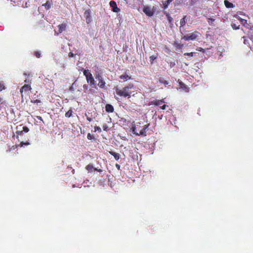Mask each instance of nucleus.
Listing matches in <instances>:
<instances>
[{"mask_svg":"<svg viewBox=\"0 0 253 253\" xmlns=\"http://www.w3.org/2000/svg\"><path fill=\"white\" fill-rule=\"evenodd\" d=\"M157 58V55H151L150 56V63L153 64L154 60Z\"/></svg>","mask_w":253,"mask_h":253,"instance_id":"25","label":"nucleus"},{"mask_svg":"<svg viewBox=\"0 0 253 253\" xmlns=\"http://www.w3.org/2000/svg\"><path fill=\"white\" fill-rule=\"evenodd\" d=\"M29 80H27V79H26L25 81H24V82L25 83H29Z\"/></svg>","mask_w":253,"mask_h":253,"instance_id":"49","label":"nucleus"},{"mask_svg":"<svg viewBox=\"0 0 253 253\" xmlns=\"http://www.w3.org/2000/svg\"><path fill=\"white\" fill-rule=\"evenodd\" d=\"M69 90H70V91H74V88H73V87H70Z\"/></svg>","mask_w":253,"mask_h":253,"instance_id":"48","label":"nucleus"},{"mask_svg":"<svg viewBox=\"0 0 253 253\" xmlns=\"http://www.w3.org/2000/svg\"><path fill=\"white\" fill-rule=\"evenodd\" d=\"M115 92L119 96L129 99L131 96H134L136 93V86L133 83H129L121 89L116 88Z\"/></svg>","mask_w":253,"mask_h":253,"instance_id":"1","label":"nucleus"},{"mask_svg":"<svg viewBox=\"0 0 253 253\" xmlns=\"http://www.w3.org/2000/svg\"><path fill=\"white\" fill-rule=\"evenodd\" d=\"M175 65V62L173 59H172L169 62V66L170 68H172Z\"/></svg>","mask_w":253,"mask_h":253,"instance_id":"24","label":"nucleus"},{"mask_svg":"<svg viewBox=\"0 0 253 253\" xmlns=\"http://www.w3.org/2000/svg\"><path fill=\"white\" fill-rule=\"evenodd\" d=\"M232 27L234 30H238L240 28V25L237 26L236 24L232 23Z\"/></svg>","mask_w":253,"mask_h":253,"instance_id":"27","label":"nucleus"},{"mask_svg":"<svg viewBox=\"0 0 253 253\" xmlns=\"http://www.w3.org/2000/svg\"><path fill=\"white\" fill-rule=\"evenodd\" d=\"M16 134L17 135V138L18 137L19 135H23V132H27L29 131V129L27 126H17L16 127Z\"/></svg>","mask_w":253,"mask_h":253,"instance_id":"5","label":"nucleus"},{"mask_svg":"<svg viewBox=\"0 0 253 253\" xmlns=\"http://www.w3.org/2000/svg\"><path fill=\"white\" fill-rule=\"evenodd\" d=\"M214 21H215V19H213V18H208V22L210 25H212L213 22Z\"/></svg>","mask_w":253,"mask_h":253,"instance_id":"26","label":"nucleus"},{"mask_svg":"<svg viewBox=\"0 0 253 253\" xmlns=\"http://www.w3.org/2000/svg\"><path fill=\"white\" fill-rule=\"evenodd\" d=\"M94 137L93 135L91 134V133H87V138L89 140H91L93 139Z\"/></svg>","mask_w":253,"mask_h":253,"instance_id":"32","label":"nucleus"},{"mask_svg":"<svg viewBox=\"0 0 253 253\" xmlns=\"http://www.w3.org/2000/svg\"><path fill=\"white\" fill-rule=\"evenodd\" d=\"M95 79L98 81L97 84L98 86L101 88H105V82L101 74L99 73H96L95 74Z\"/></svg>","mask_w":253,"mask_h":253,"instance_id":"4","label":"nucleus"},{"mask_svg":"<svg viewBox=\"0 0 253 253\" xmlns=\"http://www.w3.org/2000/svg\"><path fill=\"white\" fill-rule=\"evenodd\" d=\"M200 35V33L199 32L195 31L193 33L185 35L182 37V39L185 40V41H194L196 40L197 37H198Z\"/></svg>","mask_w":253,"mask_h":253,"instance_id":"3","label":"nucleus"},{"mask_svg":"<svg viewBox=\"0 0 253 253\" xmlns=\"http://www.w3.org/2000/svg\"><path fill=\"white\" fill-rule=\"evenodd\" d=\"M72 187H76V186H75V185H73Z\"/></svg>","mask_w":253,"mask_h":253,"instance_id":"54","label":"nucleus"},{"mask_svg":"<svg viewBox=\"0 0 253 253\" xmlns=\"http://www.w3.org/2000/svg\"><path fill=\"white\" fill-rule=\"evenodd\" d=\"M109 4L110 6L112 7V10L114 12L117 13L120 11V9L117 6L116 2L114 0L110 1Z\"/></svg>","mask_w":253,"mask_h":253,"instance_id":"12","label":"nucleus"},{"mask_svg":"<svg viewBox=\"0 0 253 253\" xmlns=\"http://www.w3.org/2000/svg\"><path fill=\"white\" fill-rule=\"evenodd\" d=\"M115 167L118 169H120L121 166L120 165L117 164L115 165Z\"/></svg>","mask_w":253,"mask_h":253,"instance_id":"43","label":"nucleus"},{"mask_svg":"<svg viewBox=\"0 0 253 253\" xmlns=\"http://www.w3.org/2000/svg\"><path fill=\"white\" fill-rule=\"evenodd\" d=\"M73 111L72 109H70L65 113V117L66 118H70L72 115Z\"/></svg>","mask_w":253,"mask_h":253,"instance_id":"23","label":"nucleus"},{"mask_svg":"<svg viewBox=\"0 0 253 253\" xmlns=\"http://www.w3.org/2000/svg\"><path fill=\"white\" fill-rule=\"evenodd\" d=\"M86 169L87 170L88 172H92L93 170H97L99 172H102L103 170L100 169H97L96 168H94L92 164H88L85 167Z\"/></svg>","mask_w":253,"mask_h":253,"instance_id":"10","label":"nucleus"},{"mask_svg":"<svg viewBox=\"0 0 253 253\" xmlns=\"http://www.w3.org/2000/svg\"><path fill=\"white\" fill-rule=\"evenodd\" d=\"M168 107V106H167V105H163L162 106H161V107H160V108H161V109H162V110H165V109H166V107Z\"/></svg>","mask_w":253,"mask_h":253,"instance_id":"42","label":"nucleus"},{"mask_svg":"<svg viewBox=\"0 0 253 253\" xmlns=\"http://www.w3.org/2000/svg\"><path fill=\"white\" fill-rule=\"evenodd\" d=\"M34 55L38 58H40L41 57V54L40 52H39V51L35 52Z\"/></svg>","mask_w":253,"mask_h":253,"instance_id":"28","label":"nucleus"},{"mask_svg":"<svg viewBox=\"0 0 253 253\" xmlns=\"http://www.w3.org/2000/svg\"><path fill=\"white\" fill-rule=\"evenodd\" d=\"M198 50L199 51H203L204 49L202 48H199L198 49Z\"/></svg>","mask_w":253,"mask_h":253,"instance_id":"47","label":"nucleus"},{"mask_svg":"<svg viewBox=\"0 0 253 253\" xmlns=\"http://www.w3.org/2000/svg\"><path fill=\"white\" fill-rule=\"evenodd\" d=\"M31 102L32 103H37V104H38L39 103H41V101L40 100H39V99H36V100H31Z\"/></svg>","mask_w":253,"mask_h":253,"instance_id":"34","label":"nucleus"},{"mask_svg":"<svg viewBox=\"0 0 253 253\" xmlns=\"http://www.w3.org/2000/svg\"><path fill=\"white\" fill-rule=\"evenodd\" d=\"M67 169H72V168L71 166H68Z\"/></svg>","mask_w":253,"mask_h":253,"instance_id":"52","label":"nucleus"},{"mask_svg":"<svg viewBox=\"0 0 253 253\" xmlns=\"http://www.w3.org/2000/svg\"><path fill=\"white\" fill-rule=\"evenodd\" d=\"M167 16H168V21L169 22H171L172 20V18L169 16V14H167Z\"/></svg>","mask_w":253,"mask_h":253,"instance_id":"39","label":"nucleus"},{"mask_svg":"<svg viewBox=\"0 0 253 253\" xmlns=\"http://www.w3.org/2000/svg\"><path fill=\"white\" fill-rule=\"evenodd\" d=\"M86 81H87V83L89 84L91 87H95V80L91 73L87 75L86 78Z\"/></svg>","mask_w":253,"mask_h":253,"instance_id":"7","label":"nucleus"},{"mask_svg":"<svg viewBox=\"0 0 253 253\" xmlns=\"http://www.w3.org/2000/svg\"><path fill=\"white\" fill-rule=\"evenodd\" d=\"M67 27V24L65 23H62L61 24H59L58 25V34L61 33L63 31H65L66 30Z\"/></svg>","mask_w":253,"mask_h":253,"instance_id":"15","label":"nucleus"},{"mask_svg":"<svg viewBox=\"0 0 253 253\" xmlns=\"http://www.w3.org/2000/svg\"><path fill=\"white\" fill-rule=\"evenodd\" d=\"M32 89V88L30 84H25L21 88L20 91L22 97H23V93L28 92L29 91H31Z\"/></svg>","mask_w":253,"mask_h":253,"instance_id":"8","label":"nucleus"},{"mask_svg":"<svg viewBox=\"0 0 253 253\" xmlns=\"http://www.w3.org/2000/svg\"><path fill=\"white\" fill-rule=\"evenodd\" d=\"M240 21L242 24L245 25L247 23V21L245 19H243L242 18H240Z\"/></svg>","mask_w":253,"mask_h":253,"instance_id":"36","label":"nucleus"},{"mask_svg":"<svg viewBox=\"0 0 253 253\" xmlns=\"http://www.w3.org/2000/svg\"><path fill=\"white\" fill-rule=\"evenodd\" d=\"M109 152L110 154L113 156L116 160H118L120 158V155L119 153H117V152L112 151H109Z\"/></svg>","mask_w":253,"mask_h":253,"instance_id":"19","label":"nucleus"},{"mask_svg":"<svg viewBox=\"0 0 253 253\" xmlns=\"http://www.w3.org/2000/svg\"><path fill=\"white\" fill-rule=\"evenodd\" d=\"M165 101L164 99L161 100H154L151 102V103L153 104L154 105L156 106H160V104H162L163 103H164Z\"/></svg>","mask_w":253,"mask_h":253,"instance_id":"18","label":"nucleus"},{"mask_svg":"<svg viewBox=\"0 0 253 253\" xmlns=\"http://www.w3.org/2000/svg\"><path fill=\"white\" fill-rule=\"evenodd\" d=\"M186 1H187V0H180V2L181 3H183L184 4H188L187 2H186Z\"/></svg>","mask_w":253,"mask_h":253,"instance_id":"40","label":"nucleus"},{"mask_svg":"<svg viewBox=\"0 0 253 253\" xmlns=\"http://www.w3.org/2000/svg\"><path fill=\"white\" fill-rule=\"evenodd\" d=\"M52 5V0H48L45 3L42 4V6H44L46 10H49Z\"/></svg>","mask_w":253,"mask_h":253,"instance_id":"14","label":"nucleus"},{"mask_svg":"<svg viewBox=\"0 0 253 253\" xmlns=\"http://www.w3.org/2000/svg\"><path fill=\"white\" fill-rule=\"evenodd\" d=\"M127 72H128V70L126 71L124 74L121 75L120 77V79L121 80H123L124 81H126L131 79V76H129L128 75V74L127 73Z\"/></svg>","mask_w":253,"mask_h":253,"instance_id":"13","label":"nucleus"},{"mask_svg":"<svg viewBox=\"0 0 253 253\" xmlns=\"http://www.w3.org/2000/svg\"><path fill=\"white\" fill-rule=\"evenodd\" d=\"M5 89V86H4V84L0 83V91Z\"/></svg>","mask_w":253,"mask_h":253,"instance_id":"31","label":"nucleus"},{"mask_svg":"<svg viewBox=\"0 0 253 253\" xmlns=\"http://www.w3.org/2000/svg\"><path fill=\"white\" fill-rule=\"evenodd\" d=\"M98 131V132H101L102 131L101 128L99 126H95L94 127V131Z\"/></svg>","mask_w":253,"mask_h":253,"instance_id":"35","label":"nucleus"},{"mask_svg":"<svg viewBox=\"0 0 253 253\" xmlns=\"http://www.w3.org/2000/svg\"><path fill=\"white\" fill-rule=\"evenodd\" d=\"M92 120V119L91 118L87 117V120L89 122H91Z\"/></svg>","mask_w":253,"mask_h":253,"instance_id":"45","label":"nucleus"},{"mask_svg":"<svg viewBox=\"0 0 253 253\" xmlns=\"http://www.w3.org/2000/svg\"><path fill=\"white\" fill-rule=\"evenodd\" d=\"M173 0H167L166 1H163V7L164 10L167 9L169 7V5L170 3H171Z\"/></svg>","mask_w":253,"mask_h":253,"instance_id":"17","label":"nucleus"},{"mask_svg":"<svg viewBox=\"0 0 253 253\" xmlns=\"http://www.w3.org/2000/svg\"><path fill=\"white\" fill-rule=\"evenodd\" d=\"M84 16L85 17L87 24L90 23L92 21L91 16V10L90 9L86 10L84 12Z\"/></svg>","mask_w":253,"mask_h":253,"instance_id":"9","label":"nucleus"},{"mask_svg":"<svg viewBox=\"0 0 253 253\" xmlns=\"http://www.w3.org/2000/svg\"><path fill=\"white\" fill-rule=\"evenodd\" d=\"M39 25L38 27H40L41 28H43L44 27V25L43 24V20L41 21V22L39 23Z\"/></svg>","mask_w":253,"mask_h":253,"instance_id":"30","label":"nucleus"},{"mask_svg":"<svg viewBox=\"0 0 253 253\" xmlns=\"http://www.w3.org/2000/svg\"><path fill=\"white\" fill-rule=\"evenodd\" d=\"M185 55H189L190 57H193L194 53L193 52H186L184 54Z\"/></svg>","mask_w":253,"mask_h":253,"instance_id":"37","label":"nucleus"},{"mask_svg":"<svg viewBox=\"0 0 253 253\" xmlns=\"http://www.w3.org/2000/svg\"><path fill=\"white\" fill-rule=\"evenodd\" d=\"M90 73H91L90 72V71L88 70H84L83 71V74L84 75V76L85 77V78H86V76L88 75H89Z\"/></svg>","mask_w":253,"mask_h":253,"instance_id":"29","label":"nucleus"},{"mask_svg":"<svg viewBox=\"0 0 253 253\" xmlns=\"http://www.w3.org/2000/svg\"><path fill=\"white\" fill-rule=\"evenodd\" d=\"M83 88L84 90V92H86V90L88 89V85L86 84H84L83 85Z\"/></svg>","mask_w":253,"mask_h":253,"instance_id":"38","label":"nucleus"},{"mask_svg":"<svg viewBox=\"0 0 253 253\" xmlns=\"http://www.w3.org/2000/svg\"><path fill=\"white\" fill-rule=\"evenodd\" d=\"M24 75H28V76H29V75H30V74H27V73H24Z\"/></svg>","mask_w":253,"mask_h":253,"instance_id":"51","label":"nucleus"},{"mask_svg":"<svg viewBox=\"0 0 253 253\" xmlns=\"http://www.w3.org/2000/svg\"><path fill=\"white\" fill-rule=\"evenodd\" d=\"M107 128H108V126L106 125H105L103 126V129L104 130L106 131Z\"/></svg>","mask_w":253,"mask_h":253,"instance_id":"44","label":"nucleus"},{"mask_svg":"<svg viewBox=\"0 0 253 253\" xmlns=\"http://www.w3.org/2000/svg\"><path fill=\"white\" fill-rule=\"evenodd\" d=\"M158 82L160 84H164L165 87H166L167 85L169 84V82L168 81L164 80L163 78L159 79Z\"/></svg>","mask_w":253,"mask_h":253,"instance_id":"21","label":"nucleus"},{"mask_svg":"<svg viewBox=\"0 0 253 253\" xmlns=\"http://www.w3.org/2000/svg\"><path fill=\"white\" fill-rule=\"evenodd\" d=\"M178 83L179 84V89H182V90L187 92L189 90V88L187 85H186L183 82L181 81L178 80Z\"/></svg>","mask_w":253,"mask_h":253,"instance_id":"11","label":"nucleus"},{"mask_svg":"<svg viewBox=\"0 0 253 253\" xmlns=\"http://www.w3.org/2000/svg\"><path fill=\"white\" fill-rule=\"evenodd\" d=\"M224 4L227 8H232L234 6V4L227 0L224 1Z\"/></svg>","mask_w":253,"mask_h":253,"instance_id":"20","label":"nucleus"},{"mask_svg":"<svg viewBox=\"0 0 253 253\" xmlns=\"http://www.w3.org/2000/svg\"><path fill=\"white\" fill-rule=\"evenodd\" d=\"M30 145L29 142H24L23 141H22L20 144V147H23V146H24V145Z\"/></svg>","mask_w":253,"mask_h":253,"instance_id":"33","label":"nucleus"},{"mask_svg":"<svg viewBox=\"0 0 253 253\" xmlns=\"http://www.w3.org/2000/svg\"><path fill=\"white\" fill-rule=\"evenodd\" d=\"M186 16H184L182 19H181L180 20V26H183L185 25L186 24V21H185V19H186Z\"/></svg>","mask_w":253,"mask_h":253,"instance_id":"22","label":"nucleus"},{"mask_svg":"<svg viewBox=\"0 0 253 253\" xmlns=\"http://www.w3.org/2000/svg\"><path fill=\"white\" fill-rule=\"evenodd\" d=\"M126 3H128V0H124Z\"/></svg>","mask_w":253,"mask_h":253,"instance_id":"53","label":"nucleus"},{"mask_svg":"<svg viewBox=\"0 0 253 253\" xmlns=\"http://www.w3.org/2000/svg\"><path fill=\"white\" fill-rule=\"evenodd\" d=\"M155 11L154 6H144L143 8V12L147 16H151L154 14Z\"/></svg>","mask_w":253,"mask_h":253,"instance_id":"6","label":"nucleus"},{"mask_svg":"<svg viewBox=\"0 0 253 253\" xmlns=\"http://www.w3.org/2000/svg\"><path fill=\"white\" fill-rule=\"evenodd\" d=\"M72 173H73V174H74V173H75V169H72Z\"/></svg>","mask_w":253,"mask_h":253,"instance_id":"50","label":"nucleus"},{"mask_svg":"<svg viewBox=\"0 0 253 253\" xmlns=\"http://www.w3.org/2000/svg\"><path fill=\"white\" fill-rule=\"evenodd\" d=\"M17 147H18V146L15 145L13 146L12 147L11 149H15L17 148Z\"/></svg>","mask_w":253,"mask_h":253,"instance_id":"46","label":"nucleus"},{"mask_svg":"<svg viewBox=\"0 0 253 253\" xmlns=\"http://www.w3.org/2000/svg\"><path fill=\"white\" fill-rule=\"evenodd\" d=\"M68 55L69 57H71L72 58V57H74V54L72 52H70L68 54Z\"/></svg>","mask_w":253,"mask_h":253,"instance_id":"41","label":"nucleus"},{"mask_svg":"<svg viewBox=\"0 0 253 253\" xmlns=\"http://www.w3.org/2000/svg\"><path fill=\"white\" fill-rule=\"evenodd\" d=\"M105 111L108 113H112L114 111V108L110 104H107L105 106Z\"/></svg>","mask_w":253,"mask_h":253,"instance_id":"16","label":"nucleus"},{"mask_svg":"<svg viewBox=\"0 0 253 253\" xmlns=\"http://www.w3.org/2000/svg\"><path fill=\"white\" fill-rule=\"evenodd\" d=\"M149 126V125H144V122H137L132 126V131L136 135H146V129Z\"/></svg>","mask_w":253,"mask_h":253,"instance_id":"2","label":"nucleus"}]
</instances>
